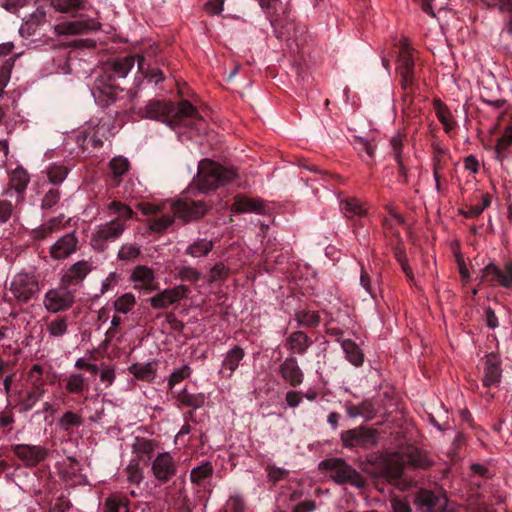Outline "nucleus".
I'll return each mask as SVG.
<instances>
[{"mask_svg":"<svg viewBox=\"0 0 512 512\" xmlns=\"http://www.w3.org/2000/svg\"><path fill=\"white\" fill-rule=\"evenodd\" d=\"M262 201L260 199L237 197L232 205V210L237 213L262 212Z\"/></svg>","mask_w":512,"mask_h":512,"instance_id":"nucleus-28","label":"nucleus"},{"mask_svg":"<svg viewBox=\"0 0 512 512\" xmlns=\"http://www.w3.org/2000/svg\"><path fill=\"white\" fill-rule=\"evenodd\" d=\"M434 109L440 122L443 124L446 132H450L454 128V122L447 107L440 101H434Z\"/></svg>","mask_w":512,"mask_h":512,"instance_id":"nucleus-40","label":"nucleus"},{"mask_svg":"<svg viewBox=\"0 0 512 512\" xmlns=\"http://www.w3.org/2000/svg\"><path fill=\"white\" fill-rule=\"evenodd\" d=\"M108 211L111 215H114L115 218L113 220L124 223L126 220H129L133 217V210L126 204L112 201L107 206Z\"/></svg>","mask_w":512,"mask_h":512,"instance_id":"nucleus-33","label":"nucleus"},{"mask_svg":"<svg viewBox=\"0 0 512 512\" xmlns=\"http://www.w3.org/2000/svg\"><path fill=\"white\" fill-rule=\"evenodd\" d=\"M229 275V269L223 263H216L207 276L208 283L225 280Z\"/></svg>","mask_w":512,"mask_h":512,"instance_id":"nucleus-52","label":"nucleus"},{"mask_svg":"<svg viewBox=\"0 0 512 512\" xmlns=\"http://www.w3.org/2000/svg\"><path fill=\"white\" fill-rule=\"evenodd\" d=\"M135 378L143 381H152L156 376V364L154 362L136 363L129 367Z\"/></svg>","mask_w":512,"mask_h":512,"instance_id":"nucleus-29","label":"nucleus"},{"mask_svg":"<svg viewBox=\"0 0 512 512\" xmlns=\"http://www.w3.org/2000/svg\"><path fill=\"white\" fill-rule=\"evenodd\" d=\"M340 439L346 448L368 449L377 444L376 431L364 426L342 432Z\"/></svg>","mask_w":512,"mask_h":512,"instance_id":"nucleus-11","label":"nucleus"},{"mask_svg":"<svg viewBox=\"0 0 512 512\" xmlns=\"http://www.w3.org/2000/svg\"><path fill=\"white\" fill-rule=\"evenodd\" d=\"M411 463L414 466H422L411 455H402L398 452L387 453L379 457L378 471L374 473L377 477H383L390 482L398 480L402 475L403 466Z\"/></svg>","mask_w":512,"mask_h":512,"instance_id":"nucleus-5","label":"nucleus"},{"mask_svg":"<svg viewBox=\"0 0 512 512\" xmlns=\"http://www.w3.org/2000/svg\"><path fill=\"white\" fill-rule=\"evenodd\" d=\"M341 347L345 352L346 358L355 366H360L363 363L364 356L360 348L351 340H344Z\"/></svg>","mask_w":512,"mask_h":512,"instance_id":"nucleus-34","label":"nucleus"},{"mask_svg":"<svg viewBox=\"0 0 512 512\" xmlns=\"http://www.w3.org/2000/svg\"><path fill=\"white\" fill-rule=\"evenodd\" d=\"M491 203L490 196L488 194H483L481 196V203L470 206L467 211H463V215L469 218L478 217L484 209H486Z\"/></svg>","mask_w":512,"mask_h":512,"instance_id":"nucleus-51","label":"nucleus"},{"mask_svg":"<svg viewBox=\"0 0 512 512\" xmlns=\"http://www.w3.org/2000/svg\"><path fill=\"white\" fill-rule=\"evenodd\" d=\"M110 168L115 178L122 177L129 169V161L122 156L114 157L110 161Z\"/></svg>","mask_w":512,"mask_h":512,"instance_id":"nucleus-49","label":"nucleus"},{"mask_svg":"<svg viewBox=\"0 0 512 512\" xmlns=\"http://www.w3.org/2000/svg\"><path fill=\"white\" fill-rule=\"evenodd\" d=\"M213 474V466L210 462H204L194 467L190 472V480L194 484H201L205 479Z\"/></svg>","mask_w":512,"mask_h":512,"instance_id":"nucleus-39","label":"nucleus"},{"mask_svg":"<svg viewBox=\"0 0 512 512\" xmlns=\"http://www.w3.org/2000/svg\"><path fill=\"white\" fill-rule=\"evenodd\" d=\"M43 367L39 364H34L29 373L27 380L28 382L33 385L36 389H43Z\"/></svg>","mask_w":512,"mask_h":512,"instance_id":"nucleus-55","label":"nucleus"},{"mask_svg":"<svg viewBox=\"0 0 512 512\" xmlns=\"http://www.w3.org/2000/svg\"><path fill=\"white\" fill-rule=\"evenodd\" d=\"M13 205L5 200L0 201V223H6L12 216Z\"/></svg>","mask_w":512,"mask_h":512,"instance_id":"nucleus-63","label":"nucleus"},{"mask_svg":"<svg viewBox=\"0 0 512 512\" xmlns=\"http://www.w3.org/2000/svg\"><path fill=\"white\" fill-rule=\"evenodd\" d=\"M44 395V389H36L35 391H32L28 393L25 399L22 400L21 406L24 411H28L32 409V407L40 401V399Z\"/></svg>","mask_w":512,"mask_h":512,"instance_id":"nucleus-58","label":"nucleus"},{"mask_svg":"<svg viewBox=\"0 0 512 512\" xmlns=\"http://www.w3.org/2000/svg\"><path fill=\"white\" fill-rule=\"evenodd\" d=\"M213 246L214 244L212 240L199 238L186 248L185 253L194 258H200L208 255L209 252L213 249Z\"/></svg>","mask_w":512,"mask_h":512,"instance_id":"nucleus-31","label":"nucleus"},{"mask_svg":"<svg viewBox=\"0 0 512 512\" xmlns=\"http://www.w3.org/2000/svg\"><path fill=\"white\" fill-rule=\"evenodd\" d=\"M108 132V126L106 124H98L93 134L87 132L84 134L83 142L86 145H91L93 148H100L103 145L102 137Z\"/></svg>","mask_w":512,"mask_h":512,"instance_id":"nucleus-38","label":"nucleus"},{"mask_svg":"<svg viewBox=\"0 0 512 512\" xmlns=\"http://www.w3.org/2000/svg\"><path fill=\"white\" fill-rule=\"evenodd\" d=\"M135 57L127 56L119 58L108 64V70L111 71L112 76L115 78H125L130 70L133 68Z\"/></svg>","mask_w":512,"mask_h":512,"instance_id":"nucleus-25","label":"nucleus"},{"mask_svg":"<svg viewBox=\"0 0 512 512\" xmlns=\"http://www.w3.org/2000/svg\"><path fill=\"white\" fill-rule=\"evenodd\" d=\"M236 176L234 168H226L212 160L204 159L199 162L195 184L200 192L207 193L228 184Z\"/></svg>","mask_w":512,"mask_h":512,"instance_id":"nucleus-2","label":"nucleus"},{"mask_svg":"<svg viewBox=\"0 0 512 512\" xmlns=\"http://www.w3.org/2000/svg\"><path fill=\"white\" fill-rule=\"evenodd\" d=\"M140 246L134 243L123 244L118 251V258L124 261H131L140 255Z\"/></svg>","mask_w":512,"mask_h":512,"instance_id":"nucleus-47","label":"nucleus"},{"mask_svg":"<svg viewBox=\"0 0 512 512\" xmlns=\"http://www.w3.org/2000/svg\"><path fill=\"white\" fill-rule=\"evenodd\" d=\"M319 468L329 472L330 477L338 484L349 483L354 487L363 488L365 480L351 465L341 458H331L319 463Z\"/></svg>","mask_w":512,"mask_h":512,"instance_id":"nucleus-3","label":"nucleus"},{"mask_svg":"<svg viewBox=\"0 0 512 512\" xmlns=\"http://www.w3.org/2000/svg\"><path fill=\"white\" fill-rule=\"evenodd\" d=\"M150 470L156 481L165 484L176 476L178 464L170 452L164 451L151 460Z\"/></svg>","mask_w":512,"mask_h":512,"instance_id":"nucleus-9","label":"nucleus"},{"mask_svg":"<svg viewBox=\"0 0 512 512\" xmlns=\"http://www.w3.org/2000/svg\"><path fill=\"white\" fill-rule=\"evenodd\" d=\"M187 293L185 285H178L157 293L150 299V303L155 309H164L186 297Z\"/></svg>","mask_w":512,"mask_h":512,"instance_id":"nucleus-15","label":"nucleus"},{"mask_svg":"<svg viewBox=\"0 0 512 512\" xmlns=\"http://www.w3.org/2000/svg\"><path fill=\"white\" fill-rule=\"evenodd\" d=\"M400 51L397 60V70L401 75V83L404 90L412 88L415 79L414 59L408 40L402 38L399 42Z\"/></svg>","mask_w":512,"mask_h":512,"instance_id":"nucleus-10","label":"nucleus"},{"mask_svg":"<svg viewBox=\"0 0 512 512\" xmlns=\"http://www.w3.org/2000/svg\"><path fill=\"white\" fill-rule=\"evenodd\" d=\"M345 411L350 418L364 417L370 418L373 410L371 405L367 402H362L359 405H355L351 402L345 403Z\"/></svg>","mask_w":512,"mask_h":512,"instance_id":"nucleus-36","label":"nucleus"},{"mask_svg":"<svg viewBox=\"0 0 512 512\" xmlns=\"http://www.w3.org/2000/svg\"><path fill=\"white\" fill-rule=\"evenodd\" d=\"M142 116L163 122L172 128L185 126L200 131L204 124L196 107L187 100L177 105L172 102L151 100L143 109Z\"/></svg>","mask_w":512,"mask_h":512,"instance_id":"nucleus-1","label":"nucleus"},{"mask_svg":"<svg viewBox=\"0 0 512 512\" xmlns=\"http://www.w3.org/2000/svg\"><path fill=\"white\" fill-rule=\"evenodd\" d=\"M68 169L64 165L52 164L47 169V177L50 183L60 184L67 177Z\"/></svg>","mask_w":512,"mask_h":512,"instance_id":"nucleus-44","label":"nucleus"},{"mask_svg":"<svg viewBox=\"0 0 512 512\" xmlns=\"http://www.w3.org/2000/svg\"><path fill=\"white\" fill-rule=\"evenodd\" d=\"M340 209L346 217L363 216L366 208L355 198H349L340 203Z\"/></svg>","mask_w":512,"mask_h":512,"instance_id":"nucleus-35","label":"nucleus"},{"mask_svg":"<svg viewBox=\"0 0 512 512\" xmlns=\"http://www.w3.org/2000/svg\"><path fill=\"white\" fill-rule=\"evenodd\" d=\"M77 248L78 238L75 233H67L51 245L50 256L55 260L65 259L75 253Z\"/></svg>","mask_w":512,"mask_h":512,"instance_id":"nucleus-17","label":"nucleus"},{"mask_svg":"<svg viewBox=\"0 0 512 512\" xmlns=\"http://www.w3.org/2000/svg\"><path fill=\"white\" fill-rule=\"evenodd\" d=\"M500 361L496 355L490 354L485 358L483 385L490 387L500 382Z\"/></svg>","mask_w":512,"mask_h":512,"instance_id":"nucleus-21","label":"nucleus"},{"mask_svg":"<svg viewBox=\"0 0 512 512\" xmlns=\"http://www.w3.org/2000/svg\"><path fill=\"white\" fill-rule=\"evenodd\" d=\"M227 507L231 512H243L245 503L242 497L235 495L228 499Z\"/></svg>","mask_w":512,"mask_h":512,"instance_id":"nucleus-62","label":"nucleus"},{"mask_svg":"<svg viewBox=\"0 0 512 512\" xmlns=\"http://www.w3.org/2000/svg\"><path fill=\"white\" fill-rule=\"evenodd\" d=\"M391 512H412L408 502L394 498L391 500Z\"/></svg>","mask_w":512,"mask_h":512,"instance_id":"nucleus-64","label":"nucleus"},{"mask_svg":"<svg viewBox=\"0 0 512 512\" xmlns=\"http://www.w3.org/2000/svg\"><path fill=\"white\" fill-rule=\"evenodd\" d=\"M63 220V216L50 219L47 223L43 224L39 229L35 231V237L38 239H44L56 232L60 228V224Z\"/></svg>","mask_w":512,"mask_h":512,"instance_id":"nucleus-42","label":"nucleus"},{"mask_svg":"<svg viewBox=\"0 0 512 512\" xmlns=\"http://www.w3.org/2000/svg\"><path fill=\"white\" fill-rule=\"evenodd\" d=\"M512 145V126H507L500 136V138L497 140L496 143V154L497 158L501 159L504 157V152Z\"/></svg>","mask_w":512,"mask_h":512,"instance_id":"nucleus-43","label":"nucleus"},{"mask_svg":"<svg viewBox=\"0 0 512 512\" xmlns=\"http://www.w3.org/2000/svg\"><path fill=\"white\" fill-rule=\"evenodd\" d=\"M177 400L186 407L199 409L204 406L206 396L203 393H190L185 387L177 394Z\"/></svg>","mask_w":512,"mask_h":512,"instance_id":"nucleus-27","label":"nucleus"},{"mask_svg":"<svg viewBox=\"0 0 512 512\" xmlns=\"http://www.w3.org/2000/svg\"><path fill=\"white\" fill-rule=\"evenodd\" d=\"M13 452L26 466H36L43 461L48 454L46 448L39 445L28 444L15 445Z\"/></svg>","mask_w":512,"mask_h":512,"instance_id":"nucleus-16","label":"nucleus"},{"mask_svg":"<svg viewBox=\"0 0 512 512\" xmlns=\"http://www.w3.org/2000/svg\"><path fill=\"white\" fill-rule=\"evenodd\" d=\"M9 290L20 303H27L40 291L38 275L35 271H20L10 282Z\"/></svg>","mask_w":512,"mask_h":512,"instance_id":"nucleus-6","label":"nucleus"},{"mask_svg":"<svg viewBox=\"0 0 512 512\" xmlns=\"http://www.w3.org/2000/svg\"><path fill=\"white\" fill-rule=\"evenodd\" d=\"M104 512H129V509L123 500L109 497L104 503Z\"/></svg>","mask_w":512,"mask_h":512,"instance_id":"nucleus-57","label":"nucleus"},{"mask_svg":"<svg viewBox=\"0 0 512 512\" xmlns=\"http://www.w3.org/2000/svg\"><path fill=\"white\" fill-rule=\"evenodd\" d=\"M20 53L15 54L14 57L8 59L2 66L0 75V89H3L10 78V72L14 66L15 59L19 57Z\"/></svg>","mask_w":512,"mask_h":512,"instance_id":"nucleus-59","label":"nucleus"},{"mask_svg":"<svg viewBox=\"0 0 512 512\" xmlns=\"http://www.w3.org/2000/svg\"><path fill=\"white\" fill-rule=\"evenodd\" d=\"M91 269V264L88 261H78L64 272L62 283L64 285H77L85 279Z\"/></svg>","mask_w":512,"mask_h":512,"instance_id":"nucleus-20","label":"nucleus"},{"mask_svg":"<svg viewBox=\"0 0 512 512\" xmlns=\"http://www.w3.org/2000/svg\"><path fill=\"white\" fill-rule=\"evenodd\" d=\"M279 372L281 377L292 387L302 384L304 374L298 365L297 359L293 356L287 357L280 365Z\"/></svg>","mask_w":512,"mask_h":512,"instance_id":"nucleus-18","label":"nucleus"},{"mask_svg":"<svg viewBox=\"0 0 512 512\" xmlns=\"http://www.w3.org/2000/svg\"><path fill=\"white\" fill-rule=\"evenodd\" d=\"M125 229V224L116 220L99 225L92 235L91 244L94 248L103 249L107 241L118 239Z\"/></svg>","mask_w":512,"mask_h":512,"instance_id":"nucleus-13","label":"nucleus"},{"mask_svg":"<svg viewBox=\"0 0 512 512\" xmlns=\"http://www.w3.org/2000/svg\"><path fill=\"white\" fill-rule=\"evenodd\" d=\"M169 208L174 216L182 219L184 222L202 217L207 210V206L203 201H192L188 199L170 203Z\"/></svg>","mask_w":512,"mask_h":512,"instance_id":"nucleus-12","label":"nucleus"},{"mask_svg":"<svg viewBox=\"0 0 512 512\" xmlns=\"http://www.w3.org/2000/svg\"><path fill=\"white\" fill-rule=\"evenodd\" d=\"M170 203L155 204L150 202H141L137 204L138 210L146 216H150L148 228L154 233H163L174 222V214L169 208Z\"/></svg>","mask_w":512,"mask_h":512,"instance_id":"nucleus-4","label":"nucleus"},{"mask_svg":"<svg viewBox=\"0 0 512 512\" xmlns=\"http://www.w3.org/2000/svg\"><path fill=\"white\" fill-rule=\"evenodd\" d=\"M88 387V381L81 373H71L65 378V389L71 394H83Z\"/></svg>","mask_w":512,"mask_h":512,"instance_id":"nucleus-26","label":"nucleus"},{"mask_svg":"<svg viewBox=\"0 0 512 512\" xmlns=\"http://www.w3.org/2000/svg\"><path fill=\"white\" fill-rule=\"evenodd\" d=\"M100 27V24L95 21H72L58 24L54 27L55 32L59 35H74L80 34L87 30H95Z\"/></svg>","mask_w":512,"mask_h":512,"instance_id":"nucleus-22","label":"nucleus"},{"mask_svg":"<svg viewBox=\"0 0 512 512\" xmlns=\"http://www.w3.org/2000/svg\"><path fill=\"white\" fill-rule=\"evenodd\" d=\"M414 504L420 512H451L446 495L440 491L435 492L421 489L414 498Z\"/></svg>","mask_w":512,"mask_h":512,"instance_id":"nucleus-8","label":"nucleus"},{"mask_svg":"<svg viewBox=\"0 0 512 512\" xmlns=\"http://www.w3.org/2000/svg\"><path fill=\"white\" fill-rule=\"evenodd\" d=\"M245 356L244 350L239 346H234L230 349L223 361H222V372H228V377H231L233 372L238 368L240 362Z\"/></svg>","mask_w":512,"mask_h":512,"instance_id":"nucleus-24","label":"nucleus"},{"mask_svg":"<svg viewBox=\"0 0 512 512\" xmlns=\"http://www.w3.org/2000/svg\"><path fill=\"white\" fill-rule=\"evenodd\" d=\"M75 303L74 291L65 286L49 289L43 298V306L50 313L67 311Z\"/></svg>","mask_w":512,"mask_h":512,"instance_id":"nucleus-7","label":"nucleus"},{"mask_svg":"<svg viewBox=\"0 0 512 512\" xmlns=\"http://www.w3.org/2000/svg\"><path fill=\"white\" fill-rule=\"evenodd\" d=\"M126 477L130 484L139 485L143 481L144 475L140 468L139 460L133 459L129 462L126 467Z\"/></svg>","mask_w":512,"mask_h":512,"instance_id":"nucleus-41","label":"nucleus"},{"mask_svg":"<svg viewBox=\"0 0 512 512\" xmlns=\"http://www.w3.org/2000/svg\"><path fill=\"white\" fill-rule=\"evenodd\" d=\"M131 448L138 460L144 456L153 454L157 448V442L152 439L136 437Z\"/></svg>","mask_w":512,"mask_h":512,"instance_id":"nucleus-30","label":"nucleus"},{"mask_svg":"<svg viewBox=\"0 0 512 512\" xmlns=\"http://www.w3.org/2000/svg\"><path fill=\"white\" fill-rule=\"evenodd\" d=\"M29 181V174L22 167H17L10 174V187L19 194L25 191Z\"/></svg>","mask_w":512,"mask_h":512,"instance_id":"nucleus-32","label":"nucleus"},{"mask_svg":"<svg viewBox=\"0 0 512 512\" xmlns=\"http://www.w3.org/2000/svg\"><path fill=\"white\" fill-rule=\"evenodd\" d=\"M130 279L134 283L135 288L150 291L156 289L154 271L148 266H136L130 275Z\"/></svg>","mask_w":512,"mask_h":512,"instance_id":"nucleus-19","label":"nucleus"},{"mask_svg":"<svg viewBox=\"0 0 512 512\" xmlns=\"http://www.w3.org/2000/svg\"><path fill=\"white\" fill-rule=\"evenodd\" d=\"M86 0H51V5L60 12H70L83 6Z\"/></svg>","mask_w":512,"mask_h":512,"instance_id":"nucleus-50","label":"nucleus"},{"mask_svg":"<svg viewBox=\"0 0 512 512\" xmlns=\"http://www.w3.org/2000/svg\"><path fill=\"white\" fill-rule=\"evenodd\" d=\"M295 320L301 326H315L319 323L320 317L315 311L299 310L295 313Z\"/></svg>","mask_w":512,"mask_h":512,"instance_id":"nucleus-46","label":"nucleus"},{"mask_svg":"<svg viewBox=\"0 0 512 512\" xmlns=\"http://www.w3.org/2000/svg\"><path fill=\"white\" fill-rule=\"evenodd\" d=\"M47 332L50 337H63L68 331V322L66 317H57L47 323Z\"/></svg>","mask_w":512,"mask_h":512,"instance_id":"nucleus-37","label":"nucleus"},{"mask_svg":"<svg viewBox=\"0 0 512 512\" xmlns=\"http://www.w3.org/2000/svg\"><path fill=\"white\" fill-rule=\"evenodd\" d=\"M191 368L188 365H183L182 367L174 370L169 378H168V388L172 389L176 384L180 383L181 381L187 379L191 375Z\"/></svg>","mask_w":512,"mask_h":512,"instance_id":"nucleus-48","label":"nucleus"},{"mask_svg":"<svg viewBox=\"0 0 512 512\" xmlns=\"http://www.w3.org/2000/svg\"><path fill=\"white\" fill-rule=\"evenodd\" d=\"M311 343V340L304 332L297 331L287 338L286 347L294 354H304Z\"/></svg>","mask_w":512,"mask_h":512,"instance_id":"nucleus-23","label":"nucleus"},{"mask_svg":"<svg viewBox=\"0 0 512 512\" xmlns=\"http://www.w3.org/2000/svg\"><path fill=\"white\" fill-rule=\"evenodd\" d=\"M177 275L181 280L190 283H196L201 278L200 272L190 266H183L178 268Z\"/></svg>","mask_w":512,"mask_h":512,"instance_id":"nucleus-56","label":"nucleus"},{"mask_svg":"<svg viewBox=\"0 0 512 512\" xmlns=\"http://www.w3.org/2000/svg\"><path fill=\"white\" fill-rule=\"evenodd\" d=\"M59 425L67 430L69 429L70 427H78L82 424V418L80 415L74 413V412H71V411H68V412H65L62 417L59 419Z\"/></svg>","mask_w":512,"mask_h":512,"instance_id":"nucleus-53","label":"nucleus"},{"mask_svg":"<svg viewBox=\"0 0 512 512\" xmlns=\"http://www.w3.org/2000/svg\"><path fill=\"white\" fill-rule=\"evenodd\" d=\"M353 145L361 155L363 152H365L368 159H371L373 157L374 145L367 139L361 136H355L353 140Z\"/></svg>","mask_w":512,"mask_h":512,"instance_id":"nucleus-54","label":"nucleus"},{"mask_svg":"<svg viewBox=\"0 0 512 512\" xmlns=\"http://www.w3.org/2000/svg\"><path fill=\"white\" fill-rule=\"evenodd\" d=\"M99 377L100 381L105 384V387H110L115 380L114 368L102 364Z\"/></svg>","mask_w":512,"mask_h":512,"instance_id":"nucleus-60","label":"nucleus"},{"mask_svg":"<svg viewBox=\"0 0 512 512\" xmlns=\"http://www.w3.org/2000/svg\"><path fill=\"white\" fill-rule=\"evenodd\" d=\"M60 199V192L58 189H50L42 199L43 208H52Z\"/></svg>","mask_w":512,"mask_h":512,"instance_id":"nucleus-61","label":"nucleus"},{"mask_svg":"<svg viewBox=\"0 0 512 512\" xmlns=\"http://www.w3.org/2000/svg\"><path fill=\"white\" fill-rule=\"evenodd\" d=\"M135 302V296L132 293H125L115 300L114 308L119 313L127 314L133 309Z\"/></svg>","mask_w":512,"mask_h":512,"instance_id":"nucleus-45","label":"nucleus"},{"mask_svg":"<svg viewBox=\"0 0 512 512\" xmlns=\"http://www.w3.org/2000/svg\"><path fill=\"white\" fill-rule=\"evenodd\" d=\"M481 273V282L499 283L507 289L512 288V261L507 262L503 270L494 263H489L482 269Z\"/></svg>","mask_w":512,"mask_h":512,"instance_id":"nucleus-14","label":"nucleus"}]
</instances>
